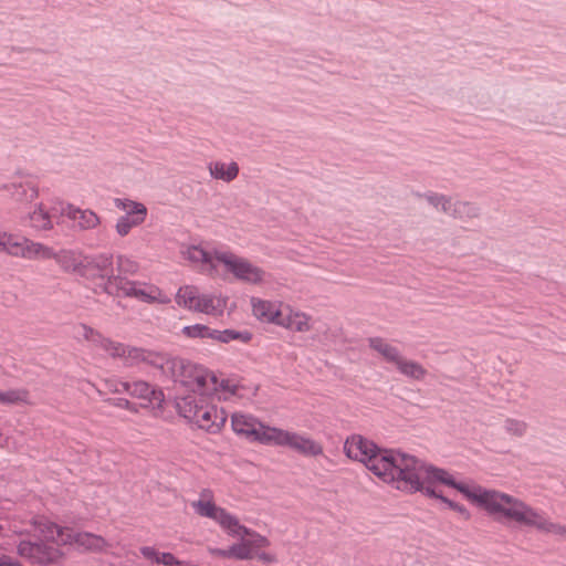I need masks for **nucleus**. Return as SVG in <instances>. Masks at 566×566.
Listing matches in <instances>:
<instances>
[{
	"label": "nucleus",
	"mask_w": 566,
	"mask_h": 566,
	"mask_svg": "<svg viewBox=\"0 0 566 566\" xmlns=\"http://www.w3.org/2000/svg\"><path fill=\"white\" fill-rule=\"evenodd\" d=\"M250 304L252 315L259 322L276 326L282 306V301H270L253 296L250 300Z\"/></svg>",
	"instance_id": "17"
},
{
	"label": "nucleus",
	"mask_w": 566,
	"mask_h": 566,
	"mask_svg": "<svg viewBox=\"0 0 566 566\" xmlns=\"http://www.w3.org/2000/svg\"><path fill=\"white\" fill-rule=\"evenodd\" d=\"M111 280V283H117L115 295L134 297L147 304L170 303V296L155 284L139 281H128L123 277Z\"/></svg>",
	"instance_id": "11"
},
{
	"label": "nucleus",
	"mask_w": 566,
	"mask_h": 566,
	"mask_svg": "<svg viewBox=\"0 0 566 566\" xmlns=\"http://www.w3.org/2000/svg\"><path fill=\"white\" fill-rule=\"evenodd\" d=\"M191 507L197 515L212 520L229 536L237 538V542L226 548L208 546L207 552L211 557L230 560L256 559L263 564L276 562L275 555L266 551L271 546L270 539L241 524L237 515L217 505L210 490L201 491Z\"/></svg>",
	"instance_id": "3"
},
{
	"label": "nucleus",
	"mask_w": 566,
	"mask_h": 566,
	"mask_svg": "<svg viewBox=\"0 0 566 566\" xmlns=\"http://www.w3.org/2000/svg\"><path fill=\"white\" fill-rule=\"evenodd\" d=\"M53 259H56L57 263L69 272L81 274L84 255L74 251H64L61 254H56Z\"/></svg>",
	"instance_id": "32"
},
{
	"label": "nucleus",
	"mask_w": 566,
	"mask_h": 566,
	"mask_svg": "<svg viewBox=\"0 0 566 566\" xmlns=\"http://www.w3.org/2000/svg\"><path fill=\"white\" fill-rule=\"evenodd\" d=\"M429 202L436 208H440L444 212H452L455 217H476L478 208L468 202L452 203L451 199L442 195H432L428 197Z\"/></svg>",
	"instance_id": "18"
},
{
	"label": "nucleus",
	"mask_w": 566,
	"mask_h": 566,
	"mask_svg": "<svg viewBox=\"0 0 566 566\" xmlns=\"http://www.w3.org/2000/svg\"><path fill=\"white\" fill-rule=\"evenodd\" d=\"M28 220L30 227L38 231H50L54 228V223L51 222V214H49L45 202L35 205L33 210L29 212Z\"/></svg>",
	"instance_id": "24"
},
{
	"label": "nucleus",
	"mask_w": 566,
	"mask_h": 566,
	"mask_svg": "<svg viewBox=\"0 0 566 566\" xmlns=\"http://www.w3.org/2000/svg\"><path fill=\"white\" fill-rule=\"evenodd\" d=\"M344 452L350 460L363 463L376 478L403 492L426 490L434 494L431 488L433 482L454 484L443 469L399 451L381 450L360 434H353L345 440Z\"/></svg>",
	"instance_id": "1"
},
{
	"label": "nucleus",
	"mask_w": 566,
	"mask_h": 566,
	"mask_svg": "<svg viewBox=\"0 0 566 566\" xmlns=\"http://www.w3.org/2000/svg\"><path fill=\"white\" fill-rule=\"evenodd\" d=\"M202 291L196 285H184L176 293V303L191 312H199Z\"/></svg>",
	"instance_id": "23"
},
{
	"label": "nucleus",
	"mask_w": 566,
	"mask_h": 566,
	"mask_svg": "<svg viewBox=\"0 0 566 566\" xmlns=\"http://www.w3.org/2000/svg\"><path fill=\"white\" fill-rule=\"evenodd\" d=\"M2 531V526L0 525V532Z\"/></svg>",
	"instance_id": "42"
},
{
	"label": "nucleus",
	"mask_w": 566,
	"mask_h": 566,
	"mask_svg": "<svg viewBox=\"0 0 566 566\" xmlns=\"http://www.w3.org/2000/svg\"><path fill=\"white\" fill-rule=\"evenodd\" d=\"M46 203V209L49 210V214H51V222L54 223L55 219L61 217L67 218V208L72 207V203L64 202L57 198L50 200Z\"/></svg>",
	"instance_id": "35"
},
{
	"label": "nucleus",
	"mask_w": 566,
	"mask_h": 566,
	"mask_svg": "<svg viewBox=\"0 0 566 566\" xmlns=\"http://www.w3.org/2000/svg\"><path fill=\"white\" fill-rule=\"evenodd\" d=\"M181 335L190 339L210 340L216 343L217 328H213L206 324H193L185 326L181 329Z\"/></svg>",
	"instance_id": "31"
},
{
	"label": "nucleus",
	"mask_w": 566,
	"mask_h": 566,
	"mask_svg": "<svg viewBox=\"0 0 566 566\" xmlns=\"http://www.w3.org/2000/svg\"><path fill=\"white\" fill-rule=\"evenodd\" d=\"M20 566H22V565L20 564Z\"/></svg>",
	"instance_id": "43"
},
{
	"label": "nucleus",
	"mask_w": 566,
	"mask_h": 566,
	"mask_svg": "<svg viewBox=\"0 0 566 566\" xmlns=\"http://www.w3.org/2000/svg\"><path fill=\"white\" fill-rule=\"evenodd\" d=\"M396 369L407 378L422 381L427 377V369L418 361L408 359L402 355L395 364Z\"/></svg>",
	"instance_id": "26"
},
{
	"label": "nucleus",
	"mask_w": 566,
	"mask_h": 566,
	"mask_svg": "<svg viewBox=\"0 0 566 566\" xmlns=\"http://www.w3.org/2000/svg\"><path fill=\"white\" fill-rule=\"evenodd\" d=\"M114 206L124 212L115 224L116 233L120 238L128 235L132 229L142 226L148 214V209L144 203L128 198H115Z\"/></svg>",
	"instance_id": "12"
},
{
	"label": "nucleus",
	"mask_w": 566,
	"mask_h": 566,
	"mask_svg": "<svg viewBox=\"0 0 566 566\" xmlns=\"http://www.w3.org/2000/svg\"><path fill=\"white\" fill-rule=\"evenodd\" d=\"M10 189L12 190V197L17 201L31 202L35 200L39 196L38 187L30 181L12 184Z\"/></svg>",
	"instance_id": "34"
},
{
	"label": "nucleus",
	"mask_w": 566,
	"mask_h": 566,
	"mask_svg": "<svg viewBox=\"0 0 566 566\" xmlns=\"http://www.w3.org/2000/svg\"><path fill=\"white\" fill-rule=\"evenodd\" d=\"M32 525L46 541L57 545H77L80 548L93 553H102L109 547L108 542L101 535L63 527L43 516L34 517Z\"/></svg>",
	"instance_id": "5"
},
{
	"label": "nucleus",
	"mask_w": 566,
	"mask_h": 566,
	"mask_svg": "<svg viewBox=\"0 0 566 566\" xmlns=\"http://www.w3.org/2000/svg\"><path fill=\"white\" fill-rule=\"evenodd\" d=\"M74 334L76 338L87 340L92 345L103 349L105 353H108V349H120V347L117 346L114 340L102 336L98 332L84 324L76 326Z\"/></svg>",
	"instance_id": "22"
},
{
	"label": "nucleus",
	"mask_w": 566,
	"mask_h": 566,
	"mask_svg": "<svg viewBox=\"0 0 566 566\" xmlns=\"http://www.w3.org/2000/svg\"><path fill=\"white\" fill-rule=\"evenodd\" d=\"M17 552L19 556L31 564L39 565L56 564L64 558V553L59 547L30 541H21L18 544Z\"/></svg>",
	"instance_id": "14"
},
{
	"label": "nucleus",
	"mask_w": 566,
	"mask_h": 566,
	"mask_svg": "<svg viewBox=\"0 0 566 566\" xmlns=\"http://www.w3.org/2000/svg\"><path fill=\"white\" fill-rule=\"evenodd\" d=\"M443 471L451 478L454 484L436 481L431 485L434 494H429L426 490H417L416 492H422L428 496L440 499L452 511L460 514L464 520H469L470 513L464 505L453 502L437 492L438 485L451 486L462 493L468 501L485 510L499 521L512 522L548 535L566 536V526L552 521L544 511L537 510L521 499L501 491L488 490L475 484L458 483L451 473L446 470Z\"/></svg>",
	"instance_id": "2"
},
{
	"label": "nucleus",
	"mask_w": 566,
	"mask_h": 566,
	"mask_svg": "<svg viewBox=\"0 0 566 566\" xmlns=\"http://www.w3.org/2000/svg\"><path fill=\"white\" fill-rule=\"evenodd\" d=\"M252 339L253 333L249 329H217L216 343L218 344H229L231 342H237L240 344L248 345L251 343Z\"/></svg>",
	"instance_id": "30"
},
{
	"label": "nucleus",
	"mask_w": 566,
	"mask_h": 566,
	"mask_svg": "<svg viewBox=\"0 0 566 566\" xmlns=\"http://www.w3.org/2000/svg\"><path fill=\"white\" fill-rule=\"evenodd\" d=\"M67 219L80 230H93L101 224V217L91 209H81L74 205L67 208Z\"/></svg>",
	"instance_id": "20"
},
{
	"label": "nucleus",
	"mask_w": 566,
	"mask_h": 566,
	"mask_svg": "<svg viewBox=\"0 0 566 566\" xmlns=\"http://www.w3.org/2000/svg\"><path fill=\"white\" fill-rule=\"evenodd\" d=\"M313 317L308 313L282 302L276 326L298 334H306L313 329Z\"/></svg>",
	"instance_id": "16"
},
{
	"label": "nucleus",
	"mask_w": 566,
	"mask_h": 566,
	"mask_svg": "<svg viewBox=\"0 0 566 566\" xmlns=\"http://www.w3.org/2000/svg\"><path fill=\"white\" fill-rule=\"evenodd\" d=\"M429 202L436 208H440L444 212H452L455 217H476L478 208L468 202L452 203L451 199L442 195H432L428 197Z\"/></svg>",
	"instance_id": "19"
},
{
	"label": "nucleus",
	"mask_w": 566,
	"mask_h": 566,
	"mask_svg": "<svg viewBox=\"0 0 566 566\" xmlns=\"http://www.w3.org/2000/svg\"><path fill=\"white\" fill-rule=\"evenodd\" d=\"M81 276L91 281H101L97 285L107 294L114 295L117 283H111V279H120L113 274V259L111 255L99 254L83 259Z\"/></svg>",
	"instance_id": "10"
},
{
	"label": "nucleus",
	"mask_w": 566,
	"mask_h": 566,
	"mask_svg": "<svg viewBox=\"0 0 566 566\" xmlns=\"http://www.w3.org/2000/svg\"><path fill=\"white\" fill-rule=\"evenodd\" d=\"M208 170L212 178L224 182H231L239 175V166L235 161H211L208 165Z\"/></svg>",
	"instance_id": "25"
},
{
	"label": "nucleus",
	"mask_w": 566,
	"mask_h": 566,
	"mask_svg": "<svg viewBox=\"0 0 566 566\" xmlns=\"http://www.w3.org/2000/svg\"><path fill=\"white\" fill-rule=\"evenodd\" d=\"M228 306V296L222 293H202L199 312L209 316H222Z\"/></svg>",
	"instance_id": "21"
},
{
	"label": "nucleus",
	"mask_w": 566,
	"mask_h": 566,
	"mask_svg": "<svg viewBox=\"0 0 566 566\" xmlns=\"http://www.w3.org/2000/svg\"><path fill=\"white\" fill-rule=\"evenodd\" d=\"M115 344L117 346H119L120 349H118V350L108 349L107 354L112 357L122 358L125 361V364H127V365H136L142 361H146L148 359V354L140 348L128 347V346H125L124 344L117 343V342H115Z\"/></svg>",
	"instance_id": "28"
},
{
	"label": "nucleus",
	"mask_w": 566,
	"mask_h": 566,
	"mask_svg": "<svg viewBox=\"0 0 566 566\" xmlns=\"http://www.w3.org/2000/svg\"><path fill=\"white\" fill-rule=\"evenodd\" d=\"M111 403L117 408L126 409L134 413L138 412L137 406L125 398L113 399L111 400Z\"/></svg>",
	"instance_id": "40"
},
{
	"label": "nucleus",
	"mask_w": 566,
	"mask_h": 566,
	"mask_svg": "<svg viewBox=\"0 0 566 566\" xmlns=\"http://www.w3.org/2000/svg\"><path fill=\"white\" fill-rule=\"evenodd\" d=\"M142 556L151 563L159 564L160 552L151 546H143L139 548Z\"/></svg>",
	"instance_id": "38"
},
{
	"label": "nucleus",
	"mask_w": 566,
	"mask_h": 566,
	"mask_svg": "<svg viewBox=\"0 0 566 566\" xmlns=\"http://www.w3.org/2000/svg\"><path fill=\"white\" fill-rule=\"evenodd\" d=\"M181 382L200 395H220L224 399L235 392V386L226 378L198 365L187 364L182 367Z\"/></svg>",
	"instance_id": "6"
},
{
	"label": "nucleus",
	"mask_w": 566,
	"mask_h": 566,
	"mask_svg": "<svg viewBox=\"0 0 566 566\" xmlns=\"http://www.w3.org/2000/svg\"><path fill=\"white\" fill-rule=\"evenodd\" d=\"M159 564L165 566H184L185 560H180L171 553H160Z\"/></svg>",
	"instance_id": "39"
},
{
	"label": "nucleus",
	"mask_w": 566,
	"mask_h": 566,
	"mask_svg": "<svg viewBox=\"0 0 566 566\" xmlns=\"http://www.w3.org/2000/svg\"><path fill=\"white\" fill-rule=\"evenodd\" d=\"M180 254L195 270L211 279L256 286L268 282L263 268L224 245L187 244L181 247Z\"/></svg>",
	"instance_id": "4"
},
{
	"label": "nucleus",
	"mask_w": 566,
	"mask_h": 566,
	"mask_svg": "<svg viewBox=\"0 0 566 566\" xmlns=\"http://www.w3.org/2000/svg\"><path fill=\"white\" fill-rule=\"evenodd\" d=\"M25 405H32L29 390L24 388L0 390V406L13 407Z\"/></svg>",
	"instance_id": "29"
},
{
	"label": "nucleus",
	"mask_w": 566,
	"mask_h": 566,
	"mask_svg": "<svg viewBox=\"0 0 566 566\" xmlns=\"http://www.w3.org/2000/svg\"><path fill=\"white\" fill-rule=\"evenodd\" d=\"M0 566H20V563L8 555H1Z\"/></svg>",
	"instance_id": "41"
},
{
	"label": "nucleus",
	"mask_w": 566,
	"mask_h": 566,
	"mask_svg": "<svg viewBox=\"0 0 566 566\" xmlns=\"http://www.w3.org/2000/svg\"><path fill=\"white\" fill-rule=\"evenodd\" d=\"M368 345L370 349L381 356L387 363L395 365L401 356L396 346L381 337H370L368 339Z\"/></svg>",
	"instance_id": "27"
},
{
	"label": "nucleus",
	"mask_w": 566,
	"mask_h": 566,
	"mask_svg": "<svg viewBox=\"0 0 566 566\" xmlns=\"http://www.w3.org/2000/svg\"><path fill=\"white\" fill-rule=\"evenodd\" d=\"M117 265H118V270L122 273H126V274H132L133 275V274L137 273V271H138L137 262L133 261L129 258L123 256V255L118 256Z\"/></svg>",
	"instance_id": "36"
},
{
	"label": "nucleus",
	"mask_w": 566,
	"mask_h": 566,
	"mask_svg": "<svg viewBox=\"0 0 566 566\" xmlns=\"http://www.w3.org/2000/svg\"><path fill=\"white\" fill-rule=\"evenodd\" d=\"M527 428L525 421L507 417L502 421L501 432L511 439H517L526 434Z\"/></svg>",
	"instance_id": "33"
},
{
	"label": "nucleus",
	"mask_w": 566,
	"mask_h": 566,
	"mask_svg": "<svg viewBox=\"0 0 566 566\" xmlns=\"http://www.w3.org/2000/svg\"><path fill=\"white\" fill-rule=\"evenodd\" d=\"M271 446L290 448L307 457H317L323 454V447L319 442L313 440L306 434L284 430L279 427L275 429Z\"/></svg>",
	"instance_id": "13"
},
{
	"label": "nucleus",
	"mask_w": 566,
	"mask_h": 566,
	"mask_svg": "<svg viewBox=\"0 0 566 566\" xmlns=\"http://www.w3.org/2000/svg\"><path fill=\"white\" fill-rule=\"evenodd\" d=\"M128 395L142 400L140 407L148 409L154 417L163 415L165 395L159 388L143 380H135L129 382Z\"/></svg>",
	"instance_id": "15"
},
{
	"label": "nucleus",
	"mask_w": 566,
	"mask_h": 566,
	"mask_svg": "<svg viewBox=\"0 0 566 566\" xmlns=\"http://www.w3.org/2000/svg\"><path fill=\"white\" fill-rule=\"evenodd\" d=\"M130 381H119L116 379H107L105 380V386L107 390L112 394H128V387Z\"/></svg>",
	"instance_id": "37"
},
{
	"label": "nucleus",
	"mask_w": 566,
	"mask_h": 566,
	"mask_svg": "<svg viewBox=\"0 0 566 566\" xmlns=\"http://www.w3.org/2000/svg\"><path fill=\"white\" fill-rule=\"evenodd\" d=\"M0 252L25 260H50L55 256L51 247L11 232H0Z\"/></svg>",
	"instance_id": "8"
},
{
	"label": "nucleus",
	"mask_w": 566,
	"mask_h": 566,
	"mask_svg": "<svg viewBox=\"0 0 566 566\" xmlns=\"http://www.w3.org/2000/svg\"><path fill=\"white\" fill-rule=\"evenodd\" d=\"M179 410L185 418L210 433L220 432L227 421L226 412L205 398L187 397L179 403Z\"/></svg>",
	"instance_id": "7"
},
{
	"label": "nucleus",
	"mask_w": 566,
	"mask_h": 566,
	"mask_svg": "<svg viewBox=\"0 0 566 566\" xmlns=\"http://www.w3.org/2000/svg\"><path fill=\"white\" fill-rule=\"evenodd\" d=\"M231 428L238 437L264 446L272 444L276 429V427L262 422L255 416L242 411L231 415Z\"/></svg>",
	"instance_id": "9"
}]
</instances>
